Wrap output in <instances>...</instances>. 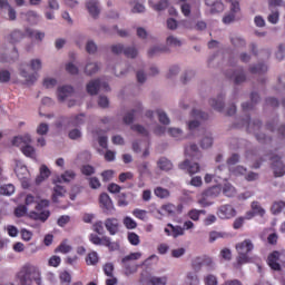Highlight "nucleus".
Returning a JSON list of instances; mask_svg holds the SVG:
<instances>
[{"instance_id": "f257e3e1", "label": "nucleus", "mask_w": 285, "mask_h": 285, "mask_svg": "<svg viewBox=\"0 0 285 285\" xmlns=\"http://www.w3.org/2000/svg\"><path fill=\"white\" fill-rule=\"evenodd\" d=\"M234 126L235 128H246L247 132H252L253 135H255L259 144H271V141L273 140L271 137L266 136V134H257V130L262 128V120H252L250 116H245L240 119V122H237Z\"/></svg>"}, {"instance_id": "f03ea898", "label": "nucleus", "mask_w": 285, "mask_h": 285, "mask_svg": "<svg viewBox=\"0 0 285 285\" xmlns=\"http://www.w3.org/2000/svg\"><path fill=\"white\" fill-rule=\"evenodd\" d=\"M18 285H41V272L35 265L27 264L17 274Z\"/></svg>"}, {"instance_id": "7ed1b4c3", "label": "nucleus", "mask_w": 285, "mask_h": 285, "mask_svg": "<svg viewBox=\"0 0 285 285\" xmlns=\"http://www.w3.org/2000/svg\"><path fill=\"white\" fill-rule=\"evenodd\" d=\"M89 240L91 242V244H95V246H106L111 253L115 250H119L120 248L119 243L111 242L110 237L108 236L99 237L96 234H90Z\"/></svg>"}, {"instance_id": "20e7f679", "label": "nucleus", "mask_w": 285, "mask_h": 285, "mask_svg": "<svg viewBox=\"0 0 285 285\" xmlns=\"http://www.w3.org/2000/svg\"><path fill=\"white\" fill-rule=\"evenodd\" d=\"M141 257V253L136 252L131 253L127 256H125L121 259V264L125 268V275H134V273L137 271L138 266L132 264V262L139 259Z\"/></svg>"}, {"instance_id": "39448f33", "label": "nucleus", "mask_w": 285, "mask_h": 285, "mask_svg": "<svg viewBox=\"0 0 285 285\" xmlns=\"http://www.w3.org/2000/svg\"><path fill=\"white\" fill-rule=\"evenodd\" d=\"M101 88H104V90H106V92H109L110 85H108V82L101 83V79H99V78L89 81L86 86V90H87L88 95H91L92 97H95V95H99V90H101Z\"/></svg>"}, {"instance_id": "423d86ee", "label": "nucleus", "mask_w": 285, "mask_h": 285, "mask_svg": "<svg viewBox=\"0 0 285 285\" xmlns=\"http://www.w3.org/2000/svg\"><path fill=\"white\" fill-rule=\"evenodd\" d=\"M99 202H100V208H102V213L105 215H114L115 204H112V199L107 193L100 194Z\"/></svg>"}, {"instance_id": "0eeeda50", "label": "nucleus", "mask_w": 285, "mask_h": 285, "mask_svg": "<svg viewBox=\"0 0 285 285\" xmlns=\"http://www.w3.org/2000/svg\"><path fill=\"white\" fill-rule=\"evenodd\" d=\"M272 161V170L274 173V177H284L285 175V164L282 160V157L278 155L271 157Z\"/></svg>"}, {"instance_id": "6e6552de", "label": "nucleus", "mask_w": 285, "mask_h": 285, "mask_svg": "<svg viewBox=\"0 0 285 285\" xmlns=\"http://www.w3.org/2000/svg\"><path fill=\"white\" fill-rule=\"evenodd\" d=\"M226 75L234 81L235 86H242V83H246V80L248 79L244 67H238L232 73L227 72Z\"/></svg>"}, {"instance_id": "1a4fd4ad", "label": "nucleus", "mask_w": 285, "mask_h": 285, "mask_svg": "<svg viewBox=\"0 0 285 285\" xmlns=\"http://www.w3.org/2000/svg\"><path fill=\"white\" fill-rule=\"evenodd\" d=\"M237 210L233 205H222L218 207L217 216L219 219H233V217H236Z\"/></svg>"}, {"instance_id": "9d476101", "label": "nucleus", "mask_w": 285, "mask_h": 285, "mask_svg": "<svg viewBox=\"0 0 285 285\" xmlns=\"http://www.w3.org/2000/svg\"><path fill=\"white\" fill-rule=\"evenodd\" d=\"M142 112H144V106L140 102H138L134 109L125 114L122 118L124 124H126V126H130V124H134L135 121V116L141 115Z\"/></svg>"}, {"instance_id": "9b49d317", "label": "nucleus", "mask_w": 285, "mask_h": 285, "mask_svg": "<svg viewBox=\"0 0 285 285\" xmlns=\"http://www.w3.org/2000/svg\"><path fill=\"white\" fill-rule=\"evenodd\" d=\"M104 224L106 230L109 232V235H117V233H119V228L121 227L119 219H117L116 217L105 219Z\"/></svg>"}, {"instance_id": "f8f14e48", "label": "nucleus", "mask_w": 285, "mask_h": 285, "mask_svg": "<svg viewBox=\"0 0 285 285\" xmlns=\"http://www.w3.org/2000/svg\"><path fill=\"white\" fill-rule=\"evenodd\" d=\"M224 99H226V95L219 94L215 98L209 99V106H212V108L217 112H224V108L226 106Z\"/></svg>"}, {"instance_id": "ddd939ff", "label": "nucleus", "mask_w": 285, "mask_h": 285, "mask_svg": "<svg viewBox=\"0 0 285 285\" xmlns=\"http://www.w3.org/2000/svg\"><path fill=\"white\" fill-rule=\"evenodd\" d=\"M205 6L209 8L210 14L224 12V2L222 0H205Z\"/></svg>"}, {"instance_id": "4468645a", "label": "nucleus", "mask_w": 285, "mask_h": 285, "mask_svg": "<svg viewBox=\"0 0 285 285\" xmlns=\"http://www.w3.org/2000/svg\"><path fill=\"white\" fill-rule=\"evenodd\" d=\"M165 233L168 237L177 239V237H181L184 235V227L168 223L167 227H165Z\"/></svg>"}, {"instance_id": "2eb2a0df", "label": "nucleus", "mask_w": 285, "mask_h": 285, "mask_svg": "<svg viewBox=\"0 0 285 285\" xmlns=\"http://www.w3.org/2000/svg\"><path fill=\"white\" fill-rule=\"evenodd\" d=\"M83 124H86L85 114L70 116L67 120V126H69V128H79V126H83Z\"/></svg>"}, {"instance_id": "dca6fc26", "label": "nucleus", "mask_w": 285, "mask_h": 285, "mask_svg": "<svg viewBox=\"0 0 285 285\" xmlns=\"http://www.w3.org/2000/svg\"><path fill=\"white\" fill-rule=\"evenodd\" d=\"M180 170H187L188 175H195L199 173V164L190 163V160L186 159L185 161L178 165Z\"/></svg>"}, {"instance_id": "f3484780", "label": "nucleus", "mask_w": 285, "mask_h": 285, "mask_svg": "<svg viewBox=\"0 0 285 285\" xmlns=\"http://www.w3.org/2000/svg\"><path fill=\"white\" fill-rule=\"evenodd\" d=\"M29 219H33L35 222H48V218L50 217V210H43V212H30L28 214Z\"/></svg>"}, {"instance_id": "a211bd4d", "label": "nucleus", "mask_w": 285, "mask_h": 285, "mask_svg": "<svg viewBox=\"0 0 285 285\" xmlns=\"http://www.w3.org/2000/svg\"><path fill=\"white\" fill-rule=\"evenodd\" d=\"M0 9L1 10H7L9 21H17V10L10 6V2L8 0H0Z\"/></svg>"}, {"instance_id": "6ab92c4d", "label": "nucleus", "mask_w": 285, "mask_h": 285, "mask_svg": "<svg viewBox=\"0 0 285 285\" xmlns=\"http://www.w3.org/2000/svg\"><path fill=\"white\" fill-rule=\"evenodd\" d=\"M268 266L272 268V271H282V265H279L277 262H279V252L274 250L267 258Z\"/></svg>"}, {"instance_id": "aec40b11", "label": "nucleus", "mask_w": 285, "mask_h": 285, "mask_svg": "<svg viewBox=\"0 0 285 285\" xmlns=\"http://www.w3.org/2000/svg\"><path fill=\"white\" fill-rule=\"evenodd\" d=\"M261 99L262 98L259 97V94L253 91L250 94V102H243L242 109L244 111L253 110V108H255V105L259 104Z\"/></svg>"}, {"instance_id": "412c9836", "label": "nucleus", "mask_w": 285, "mask_h": 285, "mask_svg": "<svg viewBox=\"0 0 285 285\" xmlns=\"http://www.w3.org/2000/svg\"><path fill=\"white\" fill-rule=\"evenodd\" d=\"M24 17L26 21L30 23V26H37L39 21H41V16L37 13V11L29 10L26 13H21Z\"/></svg>"}, {"instance_id": "4be33fe9", "label": "nucleus", "mask_w": 285, "mask_h": 285, "mask_svg": "<svg viewBox=\"0 0 285 285\" xmlns=\"http://www.w3.org/2000/svg\"><path fill=\"white\" fill-rule=\"evenodd\" d=\"M248 72H250V75H266V72H268V66L264 62L250 65L248 67Z\"/></svg>"}, {"instance_id": "5701e85b", "label": "nucleus", "mask_w": 285, "mask_h": 285, "mask_svg": "<svg viewBox=\"0 0 285 285\" xmlns=\"http://www.w3.org/2000/svg\"><path fill=\"white\" fill-rule=\"evenodd\" d=\"M87 9L89 14H91L94 19H97V17H99V13L101 12V9H99V0H89L87 2Z\"/></svg>"}, {"instance_id": "b1692460", "label": "nucleus", "mask_w": 285, "mask_h": 285, "mask_svg": "<svg viewBox=\"0 0 285 285\" xmlns=\"http://www.w3.org/2000/svg\"><path fill=\"white\" fill-rule=\"evenodd\" d=\"M222 195V186L216 185L209 187L203 191V197H208L209 199H215Z\"/></svg>"}, {"instance_id": "393cba45", "label": "nucleus", "mask_w": 285, "mask_h": 285, "mask_svg": "<svg viewBox=\"0 0 285 285\" xmlns=\"http://www.w3.org/2000/svg\"><path fill=\"white\" fill-rule=\"evenodd\" d=\"M164 52H168V47L166 46H153L148 49L147 56L149 59L155 57H159V55H164Z\"/></svg>"}, {"instance_id": "a878e982", "label": "nucleus", "mask_w": 285, "mask_h": 285, "mask_svg": "<svg viewBox=\"0 0 285 285\" xmlns=\"http://www.w3.org/2000/svg\"><path fill=\"white\" fill-rule=\"evenodd\" d=\"M75 177H77V174L73 170H67L60 177L58 176L57 179L53 180V184H61L62 181L70 184Z\"/></svg>"}, {"instance_id": "bb28decb", "label": "nucleus", "mask_w": 285, "mask_h": 285, "mask_svg": "<svg viewBox=\"0 0 285 285\" xmlns=\"http://www.w3.org/2000/svg\"><path fill=\"white\" fill-rule=\"evenodd\" d=\"M19 59V51H17V48H12L11 55L8 52L1 53L0 61L2 63H11V61H17Z\"/></svg>"}, {"instance_id": "cd10ccee", "label": "nucleus", "mask_w": 285, "mask_h": 285, "mask_svg": "<svg viewBox=\"0 0 285 285\" xmlns=\"http://www.w3.org/2000/svg\"><path fill=\"white\" fill-rule=\"evenodd\" d=\"M75 92V89L71 86H62L58 88V99L59 101H66L70 95Z\"/></svg>"}, {"instance_id": "c85d7f7f", "label": "nucleus", "mask_w": 285, "mask_h": 285, "mask_svg": "<svg viewBox=\"0 0 285 285\" xmlns=\"http://www.w3.org/2000/svg\"><path fill=\"white\" fill-rule=\"evenodd\" d=\"M185 155L191 157V159H202V151H199V147H197L196 144H191L187 147L185 149Z\"/></svg>"}, {"instance_id": "c756f323", "label": "nucleus", "mask_w": 285, "mask_h": 285, "mask_svg": "<svg viewBox=\"0 0 285 285\" xmlns=\"http://www.w3.org/2000/svg\"><path fill=\"white\" fill-rule=\"evenodd\" d=\"M20 76L24 78L26 86H32L37 81V75L29 73L23 66L20 67Z\"/></svg>"}, {"instance_id": "7c9ffc66", "label": "nucleus", "mask_w": 285, "mask_h": 285, "mask_svg": "<svg viewBox=\"0 0 285 285\" xmlns=\"http://www.w3.org/2000/svg\"><path fill=\"white\" fill-rule=\"evenodd\" d=\"M239 248L243 250V254H248L255 248V245H253V240L245 239L242 243L236 244V250L239 253Z\"/></svg>"}, {"instance_id": "2f4dec72", "label": "nucleus", "mask_w": 285, "mask_h": 285, "mask_svg": "<svg viewBox=\"0 0 285 285\" xmlns=\"http://www.w3.org/2000/svg\"><path fill=\"white\" fill-rule=\"evenodd\" d=\"M101 66L99 62H87L85 66V75L87 77H92V75H97L100 70Z\"/></svg>"}, {"instance_id": "473e14b6", "label": "nucleus", "mask_w": 285, "mask_h": 285, "mask_svg": "<svg viewBox=\"0 0 285 285\" xmlns=\"http://www.w3.org/2000/svg\"><path fill=\"white\" fill-rule=\"evenodd\" d=\"M48 177H50V169L48 168V166L41 165L40 175L37 176V178H36L37 186H39V184H42L43 181H46V179H48Z\"/></svg>"}, {"instance_id": "72a5a7b5", "label": "nucleus", "mask_w": 285, "mask_h": 285, "mask_svg": "<svg viewBox=\"0 0 285 285\" xmlns=\"http://www.w3.org/2000/svg\"><path fill=\"white\" fill-rule=\"evenodd\" d=\"M66 187L61 185H56L53 187L52 202L53 204H59V197H65Z\"/></svg>"}, {"instance_id": "f704fd0d", "label": "nucleus", "mask_w": 285, "mask_h": 285, "mask_svg": "<svg viewBox=\"0 0 285 285\" xmlns=\"http://www.w3.org/2000/svg\"><path fill=\"white\" fill-rule=\"evenodd\" d=\"M222 193L225 197H235L237 195V189L230 183H225L222 187Z\"/></svg>"}, {"instance_id": "c9c22d12", "label": "nucleus", "mask_w": 285, "mask_h": 285, "mask_svg": "<svg viewBox=\"0 0 285 285\" xmlns=\"http://www.w3.org/2000/svg\"><path fill=\"white\" fill-rule=\"evenodd\" d=\"M213 146V134L206 131L204 137L200 140V148H203L204 150L212 148Z\"/></svg>"}, {"instance_id": "e433bc0d", "label": "nucleus", "mask_w": 285, "mask_h": 285, "mask_svg": "<svg viewBox=\"0 0 285 285\" xmlns=\"http://www.w3.org/2000/svg\"><path fill=\"white\" fill-rule=\"evenodd\" d=\"M239 248L238 256L236 257L237 267L240 268V266H244V264H249L250 257H248V254H244V250L242 247Z\"/></svg>"}, {"instance_id": "4c0bfd02", "label": "nucleus", "mask_w": 285, "mask_h": 285, "mask_svg": "<svg viewBox=\"0 0 285 285\" xmlns=\"http://www.w3.org/2000/svg\"><path fill=\"white\" fill-rule=\"evenodd\" d=\"M26 35L28 37H35L37 41H43V39L46 38V32L33 30L31 28L26 29Z\"/></svg>"}, {"instance_id": "58836bf2", "label": "nucleus", "mask_w": 285, "mask_h": 285, "mask_svg": "<svg viewBox=\"0 0 285 285\" xmlns=\"http://www.w3.org/2000/svg\"><path fill=\"white\" fill-rule=\"evenodd\" d=\"M157 166L160 170H173V163L166 157L159 158V160L157 161Z\"/></svg>"}, {"instance_id": "ea45409f", "label": "nucleus", "mask_w": 285, "mask_h": 285, "mask_svg": "<svg viewBox=\"0 0 285 285\" xmlns=\"http://www.w3.org/2000/svg\"><path fill=\"white\" fill-rule=\"evenodd\" d=\"M85 50L88 55H97V50H99V47L97 46V42H95V40L90 39L87 40Z\"/></svg>"}, {"instance_id": "a19ab883", "label": "nucleus", "mask_w": 285, "mask_h": 285, "mask_svg": "<svg viewBox=\"0 0 285 285\" xmlns=\"http://www.w3.org/2000/svg\"><path fill=\"white\" fill-rule=\"evenodd\" d=\"M136 80L139 86H144L148 81V73L144 69L136 71Z\"/></svg>"}, {"instance_id": "79ce46f5", "label": "nucleus", "mask_w": 285, "mask_h": 285, "mask_svg": "<svg viewBox=\"0 0 285 285\" xmlns=\"http://www.w3.org/2000/svg\"><path fill=\"white\" fill-rule=\"evenodd\" d=\"M191 117L194 119H200L202 121H208V112H205L200 109H193Z\"/></svg>"}, {"instance_id": "37998d69", "label": "nucleus", "mask_w": 285, "mask_h": 285, "mask_svg": "<svg viewBox=\"0 0 285 285\" xmlns=\"http://www.w3.org/2000/svg\"><path fill=\"white\" fill-rule=\"evenodd\" d=\"M24 37H26V33H23V31L14 30L10 35V41L11 43H19V41H21Z\"/></svg>"}, {"instance_id": "c03bdc74", "label": "nucleus", "mask_w": 285, "mask_h": 285, "mask_svg": "<svg viewBox=\"0 0 285 285\" xmlns=\"http://www.w3.org/2000/svg\"><path fill=\"white\" fill-rule=\"evenodd\" d=\"M230 42L234 48H246V40L242 37H232Z\"/></svg>"}, {"instance_id": "a18cd8bd", "label": "nucleus", "mask_w": 285, "mask_h": 285, "mask_svg": "<svg viewBox=\"0 0 285 285\" xmlns=\"http://www.w3.org/2000/svg\"><path fill=\"white\" fill-rule=\"evenodd\" d=\"M161 210H164L166 213V215H168L169 217H175L177 206H175L174 204H170V203L165 204L161 206Z\"/></svg>"}, {"instance_id": "49530a36", "label": "nucleus", "mask_w": 285, "mask_h": 285, "mask_svg": "<svg viewBox=\"0 0 285 285\" xmlns=\"http://www.w3.org/2000/svg\"><path fill=\"white\" fill-rule=\"evenodd\" d=\"M157 116L158 120L164 125V126H170V118L168 117V114L166 111L158 109L157 110Z\"/></svg>"}, {"instance_id": "de8ad7c7", "label": "nucleus", "mask_w": 285, "mask_h": 285, "mask_svg": "<svg viewBox=\"0 0 285 285\" xmlns=\"http://www.w3.org/2000/svg\"><path fill=\"white\" fill-rule=\"evenodd\" d=\"M285 208V202L279 200V202H275L272 205L271 212L273 215H279V213H282V210H284Z\"/></svg>"}, {"instance_id": "09e8293b", "label": "nucleus", "mask_w": 285, "mask_h": 285, "mask_svg": "<svg viewBox=\"0 0 285 285\" xmlns=\"http://www.w3.org/2000/svg\"><path fill=\"white\" fill-rule=\"evenodd\" d=\"M21 153L23 154L24 157H29L30 159H35V147L30 145H24L21 147Z\"/></svg>"}, {"instance_id": "8fccbe9b", "label": "nucleus", "mask_w": 285, "mask_h": 285, "mask_svg": "<svg viewBox=\"0 0 285 285\" xmlns=\"http://www.w3.org/2000/svg\"><path fill=\"white\" fill-rule=\"evenodd\" d=\"M252 210L254 214L259 215V217H264V215H266V210L262 208V205L257 200L252 203Z\"/></svg>"}, {"instance_id": "3c124183", "label": "nucleus", "mask_w": 285, "mask_h": 285, "mask_svg": "<svg viewBox=\"0 0 285 285\" xmlns=\"http://www.w3.org/2000/svg\"><path fill=\"white\" fill-rule=\"evenodd\" d=\"M193 269L195 273H199L204 266V256H198L191 262Z\"/></svg>"}, {"instance_id": "603ef678", "label": "nucleus", "mask_w": 285, "mask_h": 285, "mask_svg": "<svg viewBox=\"0 0 285 285\" xmlns=\"http://www.w3.org/2000/svg\"><path fill=\"white\" fill-rule=\"evenodd\" d=\"M49 131L50 126L46 122H41L36 129L37 135H40V137L48 135Z\"/></svg>"}, {"instance_id": "864d4df0", "label": "nucleus", "mask_w": 285, "mask_h": 285, "mask_svg": "<svg viewBox=\"0 0 285 285\" xmlns=\"http://www.w3.org/2000/svg\"><path fill=\"white\" fill-rule=\"evenodd\" d=\"M149 284H151V285H166V284H168V276H163V277L154 276L149 279Z\"/></svg>"}, {"instance_id": "5fc2aeb1", "label": "nucleus", "mask_w": 285, "mask_h": 285, "mask_svg": "<svg viewBox=\"0 0 285 285\" xmlns=\"http://www.w3.org/2000/svg\"><path fill=\"white\" fill-rule=\"evenodd\" d=\"M124 55L129 59H135L137 58V55H139V51L135 47H125Z\"/></svg>"}, {"instance_id": "6e6d98bb", "label": "nucleus", "mask_w": 285, "mask_h": 285, "mask_svg": "<svg viewBox=\"0 0 285 285\" xmlns=\"http://www.w3.org/2000/svg\"><path fill=\"white\" fill-rule=\"evenodd\" d=\"M187 284L188 285H199V276L196 273H187Z\"/></svg>"}, {"instance_id": "4d7b16f0", "label": "nucleus", "mask_w": 285, "mask_h": 285, "mask_svg": "<svg viewBox=\"0 0 285 285\" xmlns=\"http://www.w3.org/2000/svg\"><path fill=\"white\" fill-rule=\"evenodd\" d=\"M124 225L128 230H135L137 228V222H135L130 216L124 218Z\"/></svg>"}, {"instance_id": "13d9d810", "label": "nucleus", "mask_w": 285, "mask_h": 285, "mask_svg": "<svg viewBox=\"0 0 285 285\" xmlns=\"http://www.w3.org/2000/svg\"><path fill=\"white\" fill-rule=\"evenodd\" d=\"M14 173L19 179H26V175H28V167L17 166Z\"/></svg>"}, {"instance_id": "bf43d9fd", "label": "nucleus", "mask_w": 285, "mask_h": 285, "mask_svg": "<svg viewBox=\"0 0 285 285\" xmlns=\"http://www.w3.org/2000/svg\"><path fill=\"white\" fill-rule=\"evenodd\" d=\"M203 266H206L208 272L215 271V262L212 257L203 256Z\"/></svg>"}, {"instance_id": "052dcab7", "label": "nucleus", "mask_w": 285, "mask_h": 285, "mask_svg": "<svg viewBox=\"0 0 285 285\" xmlns=\"http://www.w3.org/2000/svg\"><path fill=\"white\" fill-rule=\"evenodd\" d=\"M167 46H173L174 48H181V40L175 36L167 37Z\"/></svg>"}, {"instance_id": "680f3d73", "label": "nucleus", "mask_w": 285, "mask_h": 285, "mask_svg": "<svg viewBox=\"0 0 285 285\" xmlns=\"http://www.w3.org/2000/svg\"><path fill=\"white\" fill-rule=\"evenodd\" d=\"M30 68L33 72H39V70H41V68H42L41 59H31Z\"/></svg>"}, {"instance_id": "e2e57ef3", "label": "nucleus", "mask_w": 285, "mask_h": 285, "mask_svg": "<svg viewBox=\"0 0 285 285\" xmlns=\"http://www.w3.org/2000/svg\"><path fill=\"white\" fill-rule=\"evenodd\" d=\"M267 20L269 23H273L274 26L279 22V10L272 11V13L268 14Z\"/></svg>"}, {"instance_id": "0e129e2a", "label": "nucleus", "mask_w": 285, "mask_h": 285, "mask_svg": "<svg viewBox=\"0 0 285 285\" xmlns=\"http://www.w3.org/2000/svg\"><path fill=\"white\" fill-rule=\"evenodd\" d=\"M80 170L82 175H86V177H90L96 173L95 167H92L91 165H83Z\"/></svg>"}, {"instance_id": "69168bd1", "label": "nucleus", "mask_w": 285, "mask_h": 285, "mask_svg": "<svg viewBox=\"0 0 285 285\" xmlns=\"http://www.w3.org/2000/svg\"><path fill=\"white\" fill-rule=\"evenodd\" d=\"M193 77H195V71L194 70H187L184 72L181 77V83H188L189 81L193 80Z\"/></svg>"}, {"instance_id": "338daca9", "label": "nucleus", "mask_w": 285, "mask_h": 285, "mask_svg": "<svg viewBox=\"0 0 285 285\" xmlns=\"http://www.w3.org/2000/svg\"><path fill=\"white\" fill-rule=\"evenodd\" d=\"M284 43L278 45L277 51L275 52V59H277V61H284Z\"/></svg>"}, {"instance_id": "774afa93", "label": "nucleus", "mask_w": 285, "mask_h": 285, "mask_svg": "<svg viewBox=\"0 0 285 285\" xmlns=\"http://www.w3.org/2000/svg\"><path fill=\"white\" fill-rule=\"evenodd\" d=\"M204 282H205V285H217L218 284L217 276H215L213 274H208L207 276H205Z\"/></svg>"}]
</instances>
